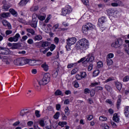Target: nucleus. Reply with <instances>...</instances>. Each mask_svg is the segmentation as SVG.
<instances>
[{
  "label": "nucleus",
  "instance_id": "58836bf2",
  "mask_svg": "<svg viewBox=\"0 0 129 129\" xmlns=\"http://www.w3.org/2000/svg\"><path fill=\"white\" fill-rule=\"evenodd\" d=\"M59 116H60V112H56L53 116V118H55V119H58V118H59Z\"/></svg>",
  "mask_w": 129,
  "mask_h": 129
},
{
  "label": "nucleus",
  "instance_id": "ea45409f",
  "mask_svg": "<svg viewBox=\"0 0 129 129\" xmlns=\"http://www.w3.org/2000/svg\"><path fill=\"white\" fill-rule=\"evenodd\" d=\"M73 66H77V63H70L68 65L67 67L69 69L70 68H72Z\"/></svg>",
  "mask_w": 129,
  "mask_h": 129
},
{
  "label": "nucleus",
  "instance_id": "b1692460",
  "mask_svg": "<svg viewBox=\"0 0 129 129\" xmlns=\"http://www.w3.org/2000/svg\"><path fill=\"white\" fill-rule=\"evenodd\" d=\"M54 95H56V96H58L59 95H61V96H63L64 94L63 93H62V91H61V90H57L55 92Z\"/></svg>",
  "mask_w": 129,
  "mask_h": 129
},
{
  "label": "nucleus",
  "instance_id": "49530a36",
  "mask_svg": "<svg viewBox=\"0 0 129 129\" xmlns=\"http://www.w3.org/2000/svg\"><path fill=\"white\" fill-rule=\"evenodd\" d=\"M113 57H114L113 53H109L107 55V59H111V58H113Z\"/></svg>",
  "mask_w": 129,
  "mask_h": 129
},
{
  "label": "nucleus",
  "instance_id": "09e8293b",
  "mask_svg": "<svg viewBox=\"0 0 129 129\" xmlns=\"http://www.w3.org/2000/svg\"><path fill=\"white\" fill-rule=\"evenodd\" d=\"M35 114L36 117H41V114H40V111L35 110Z\"/></svg>",
  "mask_w": 129,
  "mask_h": 129
},
{
  "label": "nucleus",
  "instance_id": "69168bd1",
  "mask_svg": "<svg viewBox=\"0 0 129 129\" xmlns=\"http://www.w3.org/2000/svg\"><path fill=\"white\" fill-rule=\"evenodd\" d=\"M112 80H114V79L112 78H109L105 81V83H107V82H110V81H112Z\"/></svg>",
  "mask_w": 129,
  "mask_h": 129
},
{
  "label": "nucleus",
  "instance_id": "20e7f679",
  "mask_svg": "<svg viewBox=\"0 0 129 129\" xmlns=\"http://www.w3.org/2000/svg\"><path fill=\"white\" fill-rule=\"evenodd\" d=\"M123 41L121 38H117L115 40V42H113L111 44V47L113 48H115V49H117V48H119L120 46H122Z\"/></svg>",
  "mask_w": 129,
  "mask_h": 129
},
{
  "label": "nucleus",
  "instance_id": "f3484780",
  "mask_svg": "<svg viewBox=\"0 0 129 129\" xmlns=\"http://www.w3.org/2000/svg\"><path fill=\"white\" fill-rule=\"evenodd\" d=\"M41 67L43 68V70L47 72L49 70V66L47 64L46 62L43 63L41 64Z\"/></svg>",
  "mask_w": 129,
  "mask_h": 129
},
{
  "label": "nucleus",
  "instance_id": "a18cd8bd",
  "mask_svg": "<svg viewBox=\"0 0 129 129\" xmlns=\"http://www.w3.org/2000/svg\"><path fill=\"white\" fill-rule=\"evenodd\" d=\"M78 71V69H77V68H75V69H73L71 71L72 75H74V74H76V73H77Z\"/></svg>",
  "mask_w": 129,
  "mask_h": 129
},
{
  "label": "nucleus",
  "instance_id": "774afa93",
  "mask_svg": "<svg viewBox=\"0 0 129 129\" xmlns=\"http://www.w3.org/2000/svg\"><path fill=\"white\" fill-rule=\"evenodd\" d=\"M61 109V105L59 104H57L56 105V110H60Z\"/></svg>",
  "mask_w": 129,
  "mask_h": 129
},
{
  "label": "nucleus",
  "instance_id": "4c0bfd02",
  "mask_svg": "<svg viewBox=\"0 0 129 129\" xmlns=\"http://www.w3.org/2000/svg\"><path fill=\"white\" fill-rule=\"evenodd\" d=\"M80 74L81 75V77H82V79L85 78L86 76H87V75L86 74V72H80Z\"/></svg>",
  "mask_w": 129,
  "mask_h": 129
},
{
  "label": "nucleus",
  "instance_id": "de8ad7c7",
  "mask_svg": "<svg viewBox=\"0 0 129 129\" xmlns=\"http://www.w3.org/2000/svg\"><path fill=\"white\" fill-rule=\"evenodd\" d=\"M90 95L92 97L94 96V95L95 94V90H94V89H92L90 91Z\"/></svg>",
  "mask_w": 129,
  "mask_h": 129
},
{
  "label": "nucleus",
  "instance_id": "f704fd0d",
  "mask_svg": "<svg viewBox=\"0 0 129 129\" xmlns=\"http://www.w3.org/2000/svg\"><path fill=\"white\" fill-rule=\"evenodd\" d=\"M103 67V63L101 61H99L97 63V68H102Z\"/></svg>",
  "mask_w": 129,
  "mask_h": 129
},
{
  "label": "nucleus",
  "instance_id": "e433bc0d",
  "mask_svg": "<svg viewBox=\"0 0 129 129\" xmlns=\"http://www.w3.org/2000/svg\"><path fill=\"white\" fill-rule=\"evenodd\" d=\"M37 18L40 21H44L46 19V16L37 15Z\"/></svg>",
  "mask_w": 129,
  "mask_h": 129
},
{
  "label": "nucleus",
  "instance_id": "412c9836",
  "mask_svg": "<svg viewBox=\"0 0 129 129\" xmlns=\"http://www.w3.org/2000/svg\"><path fill=\"white\" fill-rule=\"evenodd\" d=\"M115 85H116V87L117 89H118V90H119V91L121 90V88H122V84H121L120 83H119L118 82H116L115 83Z\"/></svg>",
  "mask_w": 129,
  "mask_h": 129
},
{
  "label": "nucleus",
  "instance_id": "9d476101",
  "mask_svg": "<svg viewBox=\"0 0 129 129\" xmlns=\"http://www.w3.org/2000/svg\"><path fill=\"white\" fill-rule=\"evenodd\" d=\"M0 50H2L0 51V54H2V55H9L10 54V50L6 48V47H1Z\"/></svg>",
  "mask_w": 129,
  "mask_h": 129
},
{
  "label": "nucleus",
  "instance_id": "c03bdc74",
  "mask_svg": "<svg viewBox=\"0 0 129 129\" xmlns=\"http://www.w3.org/2000/svg\"><path fill=\"white\" fill-rule=\"evenodd\" d=\"M27 113H28V112H25V109H23L21 111L20 114L21 116H24V115L27 114Z\"/></svg>",
  "mask_w": 129,
  "mask_h": 129
},
{
  "label": "nucleus",
  "instance_id": "4d7b16f0",
  "mask_svg": "<svg viewBox=\"0 0 129 129\" xmlns=\"http://www.w3.org/2000/svg\"><path fill=\"white\" fill-rule=\"evenodd\" d=\"M84 93L85 94H87V93H90V90L88 88H86L84 89Z\"/></svg>",
  "mask_w": 129,
  "mask_h": 129
},
{
  "label": "nucleus",
  "instance_id": "bf43d9fd",
  "mask_svg": "<svg viewBox=\"0 0 129 129\" xmlns=\"http://www.w3.org/2000/svg\"><path fill=\"white\" fill-rule=\"evenodd\" d=\"M86 57H83L82 58L80 59V60H79V61H78V63H81V62H82V63H83V62H84V60H85V59H86Z\"/></svg>",
  "mask_w": 129,
  "mask_h": 129
},
{
  "label": "nucleus",
  "instance_id": "cd10ccee",
  "mask_svg": "<svg viewBox=\"0 0 129 129\" xmlns=\"http://www.w3.org/2000/svg\"><path fill=\"white\" fill-rule=\"evenodd\" d=\"M10 8H11V6L9 5H5L3 6V10L4 12H7V11H9Z\"/></svg>",
  "mask_w": 129,
  "mask_h": 129
},
{
  "label": "nucleus",
  "instance_id": "39448f33",
  "mask_svg": "<svg viewBox=\"0 0 129 129\" xmlns=\"http://www.w3.org/2000/svg\"><path fill=\"white\" fill-rule=\"evenodd\" d=\"M95 53L93 52L89 53L87 55L86 57L87 58L83 62V64H87L88 62H93L95 59Z\"/></svg>",
  "mask_w": 129,
  "mask_h": 129
},
{
  "label": "nucleus",
  "instance_id": "7ed1b4c3",
  "mask_svg": "<svg viewBox=\"0 0 129 129\" xmlns=\"http://www.w3.org/2000/svg\"><path fill=\"white\" fill-rule=\"evenodd\" d=\"M50 77L51 76L50 75L49 73H47L45 74L42 79L40 81V84L43 85H46V84H48V83L50 82V80H51Z\"/></svg>",
  "mask_w": 129,
  "mask_h": 129
},
{
  "label": "nucleus",
  "instance_id": "e2e57ef3",
  "mask_svg": "<svg viewBox=\"0 0 129 129\" xmlns=\"http://www.w3.org/2000/svg\"><path fill=\"white\" fill-rule=\"evenodd\" d=\"M76 79L77 80H81L82 79V78L81 77V76L79 74H78L76 76Z\"/></svg>",
  "mask_w": 129,
  "mask_h": 129
},
{
  "label": "nucleus",
  "instance_id": "2f4dec72",
  "mask_svg": "<svg viewBox=\"0 0 129 129\" xmlns=\"http://www.w3.org/2000/svg\"><path fill=\"white\" fill-rule=\"evenodd\" d=\"M67 124V122L66 121H59L58 123V125H59V126H61V127H64V125H66Z\"/></svg>",
  "mask_w": 129,
  "mask_h": 129
},
{
  "label": "nucleus",
  "instance_id": "a878e982",
  "mask_svg": "<svg viewBox=\"0 0 129 129\" xmlns=\"http://www.w3.org/2000/svg\"><path fill=\"white\" fill-rule=\"evenodd\" d=\"M9 12H10V13H11L12 14L13 16H14V17H17V16H18V12L15 11L13 9H10L9 10Z\"/></svg>",
  "mask_w": 129,
  "mask_h": 129
},
{
  "label": "nucleus",
  "instance_id": "aec40b11",
  "mask_svg": "<svg viewBox=\"0 0 129 129\" xmlns=\"http://www.w3.org/2000/svg\"><path fill=\"white\" fill-rule=\"evenodd\" d=\"M29 2H30V0H21L19 4L21 7H23L24 6H26V5H27V4Z\"/></svg>",
  "mask_w": 129,
  "mask_h": 129
},
{
  "label": "nucleus",
  "instance_id": "f8f14e48",
  "mask_svg": "<svg viewBox=\"0 0 129 129\" xmlns=\"http://www.w3.org/2000/svg\"><path fill=\"white\" fill-rule=\"evenodd\" d=\"M42 85H43L40 83V81H37L34 85V88H35L37 91H41V86H42Z\"/></svg>",
  "mask_w": 129,
  "mask_h": 129
},
{
  "label": "nucleus",
  "instance_id": "3c124183",
  "mask_svg": "<svg viewBox=\"0 0 129 129\" xmlns=\"http://www.w3.org/2000/svg\"><path fill=\"white\" fill-rule=\"evenodd\" d=\"M129 80V77L128 76H126L123 78V82H127Z\"/></svg>",
  "mask_w": 129,
  "mask_h": 129
},
{
  "label": "nucleus",
  "instance_id": "2eb2a0df",
  "mask_svg": "<svg viewBox=\"0 0 129 129\" xmlns=\"http://www.w3.org/2000/svg\"><path fill=\"white\" fill-rule=\"evenodd\" d=\"M88 31H89V30L86 25L83 26L82 32V33H83V34H85V35H88Z\"/></svg>",
  "mask_w": 129,
  "mask_h": 129
},
{
  "label": "nucleus",
  "instance_id": "6e6552de",
  "mask_svg": "<svg viewBox=\"0 0 129 129\" xmlns=\"http://www.w3.org/2000/svg\"><path fill=\"white\" fill-rule=\"evenodd\" d=\"M21 37L20 34L17 33L14 37H11L8 39L9 42H18L19 41V38Z\"/></svg>",
  "mask_w": 129,
  "mask_h": 129
},
{
  "label": "nucleus",
  "instance_id": "9b49d317",
  "mask_svg": "<svg viewBox=\"0 0 129 129\" xmlns=\"http://www.w3.org/2000/svg\"><path fill=\"white\" fill-rule=\"evenodd\" d=\"M28 63H30V60H29V59L25 58L24 57L20 58L21 66H23V65H26V64H28Z\"/></svg>",
  "mask_w": 129,
  "mask_h": 129
},
{
  "label": "nucleus",
  "instance_id": "6e6d98bb",
  "mask_svg": "<svg viewBox=\"0 0 129 129\" xmlns=\"http://www.w3.org/2000/svg\"><path fill=\"white\" fill-rule=\"evenodd\" d=\"M3 24L5 26V27H7L8 24H9V22H8L7 20H4L2 21Z\"/></svg>",
  "mask_w": 129,
  "mask_h": 129
},
{
  "label": "nucleus",
  "instance_id": "052dcab7",
  "mask_svg": "<svg viewBox=\"0 0 129 129\" xmlns=\"http://www.w3.org/2000/svg\"><path fill=\"white\" fill-rule=\"evenodd\" d=\"M87 118L88 120H91V119H93V115H88V116H87Z\"/></svg>",
  "mask_w": 129,
  "mask_h": 129
},
{
  "label": "nucleus",
  "instance_id": "6ab92c4d",
  "mask_svg": "<svg viewBox=\"0 0 129 129\" xmlns=\"http://www.w3.org/2000/svg\"><path fill=\"white\" fill-rule=\"evenodd\" d=\"M124 113L126 117H129V106L124 108Z\"/></svg>",
  "mask_w": 129,
  "mask_h": 129
},
{
  "label": "nucleus",
  "instance_id": "8fccbe9b",
  "mask_svg": "<svg viewBox=\"0 0 129 129\" xmlns=\"http://www.w3.org/2000/svg\"><path fill=\"white\" fill-rule=\"evenodd\" d=\"M39 124L40 126H42V127L45 126V121H44V120H40L39 121Z\"/></svg>",
  "mask_w": 129,
  "mask_h": 129
},
{
  "label": "nucleus",
  "instance_id": "bb28decb",
  "mask_svg": "<svg viewBox=\"0 0 129 129\" xmlns=\"http://www.w3.org/2000/svg\"><path fill=\"white\" fill-rule=\"evenodd\" d=\"M15 65L17 66H21V59L20 58L16 59L14 62Z\"/></svg>",
  "mask_w": 129,
  "mask_h": 129
},
{
  "label": "nucleus",
  "instance_id": "423d86ee",
  "mask_svg": "<svg viewBox=\"0 0 129 129\" xmlns=\"http://www.w3.org/2000/svg\"><path fill=\"white\" fill-rule=\"evenodd\" d=\"M61 11V15L66 16L67 15H69L72 12V9L70 6L67 5L64 8H62Z\"/></svg>",
  "mask_w": 129,
  "mask_h": 129
},
{
  "label": "nucleus",
  "instance_id": "f03ea898",
  "mask_svg": "<svg viewBox=\"0 0 129 129\" xmlns=\"http://www.w3.org/2000/svg\"><path fill=\"white\" fill-rule=\"evenodd\" d=\"M41 44V48L40 49V53H43V54H46L49 49H50L49 47L46 48V47L49 46V42L48 41H40L39 42H37L36 43V46H38Z\"/></svg>",
  "mask_w": 129,
  "mask_h": 129
},
{
  "label": "nucleus",
  "instance_id": "ddd939ff",
  "mask_svg": "<svg viewBox=\"0 0 129 129\" xmlns=\"http://www.w3.org/2000/svg\"><path fill=\"white\" fill-rule=\"evenodd\" d=\"M116 12V11L114 9L110 8L107 10V14L108 16H113V15L115 14Z\"/></svg>",
  "mask_w": 129,
  "mask_h": 129
},
{
  "label": "nucleus",
  "instance_id": "393cba45",
  "mask_svg": "<svg viewBox=\"0 0 129 129\" xmlns=\"http://www.w3.org/2000/svg\"><path fill=\"white\" fill-rule=\"evenodd\" d=\"M39 10V7L38 6L33 5L31 8V12H37Z\"/></svg>",
  "mask_w": 129,
  "mask_h": 129
},
{
  "label": "nucleus",
  "instance_id": "4be33fe9",
  "mask_svg": "<svg viewBox=\"0 0 129 129\" xmlns=\"http://www.w3.org/2000/svg\"><path fill=\"white\" fill-rule=\"evenodd\" d=\"M105 22V17L102 16L98 19V24L102 25Z\"/></svg>",
  "mask_w": 129,
  "mask_h": 129
},
{
  "label": "nucleus",
  "instance_id": "13d9d810",
  "mask_svg": "<svg viewBox=\"0 0 129 129\" xmlns=\"http://www.w3.org/2000/svg\"><path fill=\"white\" fill-rule=\"evenodd\" d=\"M93 69V64H90L88 67V71H91Z\"/></svg>",
  "mask_w": 129,
  "mask_h": 129
},
{
  "label": "nucleus",
  "instance_id": "473e14b6",
  "mask_svg": "<svg viewBox=\"0 0 129 129\" xmlns=\"http://www.w3.org/2000/svg\"><path fill=\"white\" fill-rule=\"evenodd\" d=\"M99 73H100L99 70H96L94 71L93 73V77H96V76H98V75H99Z\"/></svg>",
  "mask_w": 129,
  "mask_h": 129
},
{
  "label": "nucleus",
  "instance_id": "0eeeda50",
  "mask_svg": "<svg viewBox=\"0 0 129 129\" xmlns=\"http://www.w3.org/2000/svg\"><path fill=\"white\" fill-rule=\"evenodd\" d=\"M38 14L34 13L32 15V21L30 26L32 28H37V24L38 23Z\"/></svg>",
  "mask_w": 129,
  "mask_h": 129
},
{
  "label": "nucleus",
  "instance_id": "7c9ffc66",
  "mask_svg": "<svg viewBox=\"0 0 129 129\" xmlns=\"http://www.w3.org/2000/svg\"><path fill=\"white\" fill-rule=\"evenodd\" d=\"M64 113L66 115H70V109H69V107H66L64 109Z\"/></svg>",
  "mask_w": 129,
  "mask_h": 129
},
{
  "label": "nucleus",
  "instance_id": "5701e85b",
  "mask_svg": "<svg viewBox=\"0 0 129 129\" xmlns=\"http://www.w3.org/2000/svg\"><path fill=\"white\" fill-rule=\"evenodd\" d=\"M43 39V37L40 35H37L34 37L33 39L34 41H41Z\"/></svg>",
  "mask_w": 129,
  "mask_h": 129
},
{
  "label": "nucleus",
  "instance_id": "1a4fd4ad",
  "mask_svg": "<svg viewBox=\"0 0 129 129\" xmlns=\"http://www.w3.org/2000/svg\"><path fill=\"white\" fill-rule=\"evenodd\" d=\"M76 43V38L75 37H72L71 38H69L67 40V44L68 46H71L72 45H74Z\"/></svg>",
  "mask_w": 129,
  "mask_h": 129
},
{
  "label": "nucleus",
  "instance_id": "f257e3e1",
  "mask_svg": "<svg viewBox=\"0 0 129 129\" xmlns=\"http://www.w3.org/2000/svg\"><path fill=\"white\" fill-rule=\"evenodd\" d=\"M80 46V51L81 53L84 52V51L87 50L89 47V42L85 38L82 39L78 42Z\"/></svg>",
  "mask_w": 129,
  "mask_h": 129
},
{
  "label": "nucleus",
  "instance_id": "c9c22d12",
  "mask_svg": "<svg viewBox=\"0 0 129 129\" xmlns=\"http://www.w3.org/2000/svg\"><path fill=\"white\" fill-rule=\"evenodd\" d=\"M99 119L100 121H106L107 120V117L104 116H101L99 117Z\"/></svg>",
  "mask_w": 129,
  "mask_h": 129
},
{
  "label": "nucleus",
  "instance_id": "5fc2aeb1",
  "mask_svg": "<svg viewBox=\"0 0 129 129\" xmlns=\"http://www.w3.org/2000/svg\"><path fill=\"white\" fill-rule=\"evenodd\" d=\"M55 48H56V45L53 44H51L50 46V51L52 52V51H54Z\"/></svg>",
  "mask_w": 129,
  "mask_h": 129
},
{
  "label": "nucleus",
  "instance_id": "72a5a7b5",
  "mask_svg": "<svg viewBox=\"0 0 129 129\" xmlns=\"http://www.w3.org/2000/svg\"><path fill=\"white\" fill-rule=\"evenodd\" d=\"M1 17L2 18H8V17H10V13H3L1 14Z\"/></svg>",
  "mask_w": 129,
  "mask_h": 129
},
{
  "label": "nucleus",
  "instance_id": "c756f323",
  "mask_svg": "<svg viewBox=\"0 0 129 129\" xmlns=\"http://www.w3.org/2000/svg\"><path fill=\"white\" fill-rule=\"evenodd\" d=\"M26 31H27V33H30V34H31V35H32V36H34V35H35V30H34L32 29L28 28L26 29Z\"/></svg>",
  "mask_w": 129,
  "mask_h": 129
},
{
  "label": "nucleus",
  "instance_id": "dca6fc26",
  "mask_svg": "<svg viewBox=\"0 0 129 129\" xmlns=\"http://www.w3.org/2000/svg\"><path fill=\"white\" fill-rule=\"evenodd\" d=\"M22 45H21V43H14L12 47V49L14 50L15 49H20Z\"/></svg>",
  "mask_w": 129,
  "mask_h": 129
},
{
  "label": "nucleus",
  "instance_id": "338daca9",
  "mask_svg": "<svg viewBox=\"0 0 129 129\" xmlns=\"http://www.w3.org/2000/svg\"><path fill=\"white\" fill-rule=\"evenodd\" d=\"M54 41L56 45H57V44L59 43V38L58 37H55Z\"/></svg>",
  "mask_w": 129,
  "mask_h": 129
},
{
  "label": "nucleus",
  "instance_id": "37998d69",
  "mask_svg": "<svg viewBox=\"0 0 129 129\" xmlns=\"http://www.w3.org/2000/svg\"><path fill=\"white\" fill-rule=\"evenodd\" d=\"M73 84H74V87H75L76 88H78V87H79V84L78 83L77 81H75L73 82Z\"/></svg>",
  "mask_w": 129,
  "mask_h": 129
},
{
  "label": "nucleus",
  "instance_id": "c85d7f7f",
  "mask_svg": "<svg viewBox=\"0 0 129 129\" xmlns=\"http://www.w3.org/2000/svg\"><path fill=\"white\" fill-rule=\"evenodd\" d=\"M106 62L108 66H110L113 64V61L111 58H106Z\"/></svg>",
  "mask_w": 129,
  "mask_h": 129
},
{
  "label": "nucleus",
  "instance_id": "a211bd4d",
  "mask_svg": "<svg viewBox=\"0 0 129 129\" xmlns=\"http://www.w3.org/2000/svg\"><path fill=\"white\" fill-rule=\"evenodd\" d=\"M86 26H87V28L89 29V30H93V29L95 28V26L94 25L90 23H88L86 24Z\"/></svg>",
  "mask_w": 129,
  "mask_h": 129
},
{
  "label": "nucleus",
  "instance_id": "0e129e2a",
  "mask_svg": "<svg viewBox=\"0 0 129 129\" xmlns=\"http://www.w3.org/2000/svg\"><path fill=\"white\" fill-rule=\"evenodd\" d=\"M13 33V31L12 30H6V34L7 36H9V35H11Z\"/></svg>",
  "mask_w": 129,
  "mask_h": 129
},
{
  "label": "nucleus",
  "instance_id": "603ef678",
  "mask_svg": "<svg viewBox=\"0 0 129 129\" xmlns=\"http://www.w3.org/2000/svg\"><path fill=\"white\" fill-rule=\"evenodd\" d=\"M28 39V36L26 35H24L22 37V38L20 39L21 42H24L26 41Z\"/></svg>",
  "mask_w": 129,
  "mask_h": 129
},
{
  "label": "nucleus",
  "instance_id": "680f3d73",
  "mask_svg": "<svg viewBox=\"0 0 129 129\" xmlns=\"http://www.w3.org/2000/svg\"><path fill=\"white\" fill-rule=\"evenodd\" d=\"M27 43L30 45H32V44H34V40L32 39H29L28 40Z\"/></svg>",
  "mask_w": 129,
  "mask_h": 129
},
{
  "label": "nucleus",
  "instance_id": "4468645a",
  "mask_svg": "<svg viewBox=\"0 0 129 129\" xmlns=\"http://www.w3.org/2000/svg\"><path fill=\"white\" fill-rule=\"evenodd\" d=\"M121 103V95H119L118 96V98H117V103H116V107L117 109H119V106H120Z\"/></svg>",
  "mask_w": 129,
  "mask_h": 129
},
{
  "label": "nucleus",
  "instance_id": "864d4df0",
  "mask_svg": "<svg viewBox=\"0 0 129 129\" xmlns=\"http://www.w3.org/2000/svg\"><path fill=\"white\" fill-rule=\"evenodd\" d=\"M95 88L96 91H99V90H103V88L100 86L96 87Z\"/></svg>",
  "mask_w": 129,
  "mask_h": 129
},
{
  "label": "nucleus",
  "instance_id": "79ce46f5",
  "mask_svg": "<svg viewBox=\"0 0 129 129\" xmlns=\"http://www.w3.org/2000/svg\"><path fill=\"white\" fill-rule=\"evenodd\" d=\"M81 1L85 6L89 5V2L88 0H81Z\"/></svg>",
  "mask_w": 129,
  "mask_h": 129
},
{
  "label": "nucleus",
  "instance_id": "a19ab883",
  "mask_svg": "<svg viewBox=\"0 0 129 129\" xmlns=\"http://www.w3.org/2000/svg\"><path fill=\"white\" fill-rule=\"evenodd\" d=\"M105 88L106 89L107 91L110 92L111 91V90H112V88L110 86L105 85Z\"/></svg>",
  "mask_w": 129,
  "mask_h": 129
}]
</instances>
